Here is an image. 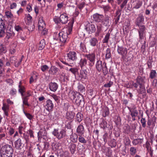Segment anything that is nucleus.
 Listing matches in <instances>:
<instances>
[{"instance_id": "f257e3e1", "label": "nucleus", "mask_w": 157, "mask_h": 157, "mask_svg": "<svg viewBox=\"0 0 157 157\" xmlns=\"http://www.w3.org/2000/svg\"><path fill=\"white\" fill-rule=\"evenodd\" d=\"M145 80V78L144 77L139 76L136 79V82H132V85L135 88H137L139 86V89L138 91V93L140 94L145 93L146 90L144 86Z\"/></svg>"}, {"instance_id": "f03ea898", "label": "nucleus", "mask_w": 157, "mask_h": 157, "mask_svg": "<svg viewBox=\"0 0 157 157\" xmlns=\"http://www.w3.org/2000/svg\"><path fill=\"white\" fill-rule=\"evenodd\" d=\"M13 151L11 145H6L2 146L1 150V157H12Z\"/></svg>"}, {"instance_id": "7ed1b4c3", "label": "nucleus", "mask_w": 157, "mask_h": 157, "mask_svg": "<svg viewBox=\"0 0 157 157\" xmlns=\"http://www.w3.org/2000/svg\"><path fill=\"white\" fill-rule=\"evenodd\" d=\"M52 134L57 139L60 140L65 136L66 131L64 129L59 131L58 129H54L52 132Z\"/></svg>"}, {"instance_id": "20e7f679", "label": "nucleus", "mask_w": 157, "mask_h": 157, "mask_svg": "<svg viewBox=\"0 0 157 157\" xmlns=\"http://www.w3.org/2000/svg\"><path fill=\"white\" fill-rule=\"evenodd\" d=\"M137 26L138 28L137 30L139 38L140 40L144 39V37L145 36L146 27L144 25H141Z\"/></svg>"}, {"instance_id": "39448f33", "label": "nucleus", "mask_w": 157, "mask_h": 157, "mask_svg": "<svg viewBox=\"0 0 157 157\" xmlns=\"http://www.w3.org/2000/svg\"><path fill=\"white\" fill-rule=\"evenodd\" d=\"M67 60L70 62V64L73 63L72 62L76 61L77 59V54L75 52H70L67 54Z\"/></svg>"}, {"instance_id": "423d86ee", "label": "nucleus", "mask_w": 157, "mask_h": 157, "mask_svg": "<svg viewBox=\"0 0 157 157\" xmlns=\"http://www.w3.org/2000/svg\"><path fill=\"white\" fill-rule=\"evenodd\" d=\"M85 56L89 60V65L90 67L93 66L94 63L95 55L94 53H92L88 54H86Z\"/></svg>"}, {"instance_id": "0eeeda50", "label": "nucleus", "mask_w": 157, "mask_h": 157, "mask_svg": "<svg viewBox=\"0 0 157 157\" xmlns=\"http://www.w3.org/2000/svg\"><path fill=\"white\" fill-rule=\"evenodd\" d=\"M128 108L131 113L130 115L132 118V120L135 121L136 120L135 117L138 116V114L136 106L134 105L132 108L128 107Z\"/></svg>"}, {"instance_id": "6e6552de", "label": "nucleus", "mask_w": 157, "mask_h": 157, "mask_svg": "<svg viewBox=\"0 0 157 157\" xmlns=\"http://www.w3.org/2000/svg\"><path fill=\"white\" fill-rule=\"evenodd\" d=\"M60 41L63 43H65L69 38L68 33L63 31L60 32L58 34Z\"/></svg>"}, {"instance_id": "1a4fd4ad", "label": "nucleus", "mask_w": 157, "mask_h": 157, "mask_svg": "<svg viewBox=\"0 0 157 157\" xmlns=\"http://www.w3.org/2000/svg\"><path fill=\"white\" fill-rule=\"evenodd\" d=\"M85 29L87 31L89 32V33H94L96 31L95 25L93 24H90L88 22L86 24Z\"/></svg>"}, {"instance_id": "9d476101", "label": "nucleus", "mask_w": 157, "mask_h": 157, "mask_svg": "<svg viewBox=\"0 0 157 157\" xmlns=\"http://www.w3.org/2000/svg\"><path fill=\"white\" fill-rule=\"evenodd\" d=\"M117 51L119 54L122 56V57H125L127 53V49L122 46H117Z\"/></svg>"}, {"instance_id": "9b49d317", "label": "nucleus", "mask_w": 157, "mask_h": 157, "mask_svg": "<svg viewBox=\"0 0 157 157\" xmlns=\"http://www.w3.org/2000/svg\"><path fill=\"white\" fill-rule=\"evenodd\" d=\"M54 105L52 101L50 99L46 101L45 108L49 112L52 110Z\"/></svg>"}, {"instance_id": "f8f14e48", "label": "nucleus", "mask_w": 157, "mask_h": 157, "mask_svg": "<svg viewBox=\"0 0 157 157\" xmlns=\"http://www.w3.org/2000/svg\"><path fill=\"white\" fill-rule=\"evenodd\" d=\"M110 17L108 15H105L104 19L101 21L102 24L105 26H109L111 25Z\"/></svg>"}, {"instance_id": "ddd939ff", "label": "nucleus", "mask_w": 157, "mask_h": 157, "mask_svg": "<svg viewBox=\"0 0 157 157\" xmlns=\"http://www.w3.org/2000/svg\"><path fill=\"white\" fill-rule=\"evenodd\" d=\"M75 101V102L78 106L80 105L81 104L84 103L83 97V96L79 94H78L76 95V98Z\"/></svg>"}, {"instance_id": "4468645a", "label": "nucleus", "mask_w": 157, "mask_h": 157, "mask_svg": "<svg viewBox=\"0 0 157 157\" xmlns=\"http://www.w3.org/2000/svg\"><path fill=\"white\" fill-rule=\"evenodd\" d=\"M93 20L95 22L99 23L101 22L104 18V16L101 14L95 13L93 15Z\"/></svg>"}, {"instance_id": "2eb2a0df", "label": "nucleus", "mask_w": 157, "mask_h": 157, "mask_svg": "<svg viewBox=\"0 0 157 157\" xmlns=\"http://www.w3.org/2000/svg\"><path fill=\"white\" fill-rule=\"evenodd\" d=\"M6 38L8 40L10 38H12L15 35V33L13 31V29L11 28L6 30Z\"/></svg>"}, {"instance_id": "dca6fc26", "label": "nucleus", "mask_w": 157, "mask_h": 157, "mask_svg": "<svg viewBox=\"0 0 157 157\" xmlns=\"http://www.w3.org/2000/svg\"><path fill=\"white\" fill-rule=\"evenodd\" d=\"M49 86L50 90L53 92H55L57 89L58 85L56 82H51L49 84Z\"/></svg>"}, {"instance_id": "f3484780", "label": "nucleus", "mask_w": 157, "mask_h": 157, "mask_svg": "<svg viewBox=\"0 0 157 157\" xmlns=\"http://www.w3.org/2000/svg\"><path fill=\"white\" fill-rule=\"evenodd\" d=\"M144 21V17L142 16H140L137 18L136 21V26L144 25L143 23Z\"/></svg>"}, {"instance_id": "a211bd4d", "label": "nucleus", "mask_w": 157, "mask_h": 157, "mask_svg": "<svg viewBox=\"0 0 157 157\" xmlns=\"http://www.w3.org/2000/svg\"><path fill=\"white\" fill-rule=\"evenodd\" d=\"M84 128L83 125L80 124L78 126L76 129V132L78 135H82L84 133Z\"/></svg>"}, {"instance_id": "6ab92c4d", "label": "nucleus", "mask_w": 157, "mask_h": 157, "mask_svg": "<svg viewBox=\"0 0 157 157\" xmlns=\"http://www.w3.org/2000/svg\"><path fill=\"white\" fill-rule=\"evenodd\" d=\"M68 17L66 14H63L59 17L60 21L63 24L66 23L68 21Z\"/></svg>"}, {"instance_id": "aec40b11", "label": "nucleus", "mask_w": 157, "mask_h": 157, "mask_svg": "<svg viewBox=\"0 0 157 157\" xmlns=\"http://www.w3.org/2000/svg\"><path fill=\"white\" fill-rule=\"evenodd\" d=\"M58 69L55 66H51L49 70L48 73L52 75H55L58 72Z\"/></svg>"}, {"instance_id": "412c9836", "label": "nucleus", "mask_w": 157, "mask_h": 157, "mask_svg": "<svg viewBox=\"0 0 157 157\" xmlns=\"http://www.w3.org/2000/svg\"><path fill=\"white\" fill-rule=\"evenodd\" d=\"M87 71L86 70H82L80 71L79 74V78L82 80L86 79L87 78Z\"/></svg>"}, {"instance_id": "4be33fe9", "label": "nucleus", "mask_w": 157, "mask_h": 157, "mask_svg": "<svg viewBox=\"0 0 157 157\" xmlns=\"http://www.w3.org/2000/svg\"><path fill=\"white\" fill-rule=\"evenodd\" d=\"M75 114L72 112H67L66 115V117L67 119L71 120L74 117Z\"/></svg>"}, {"instance_id": "5701e85b", "label": "nucleus", "mask_w": 157, "mask_h": 157, "mask_svg": "<svg viewBox=\"0 0 157 157\" xmlns=\"http://www.w3.org/2000/svg\"><path fill=\"white\" fill-rule=\"evenodd\" d=\"M103 63L102 64V62L101 60H98L96 64V67L98 71L100 72L101 70L103 67Z\"/></svg>"}, {"instance_id": "b1692460", "label": "nucleus", "mask_w": 157, "mask_h": 157, "mask_svg": "<svg viewBox=\"0 0 157 157\" xmlns=\"http://www.w3.org/2000/svg\"><path fill=\"white\" fill-rule=\"evenodd\" d=\"M71 154L73 155L76 151V145L73 143H71L68 147Z\"/></svg>"}, {"instance_id": "393cba45", "label": "nucleus", "mask_w": 157, "mask_h": 157, "mask_svg": "<svg viewBox=\"0 0 157 157\" xmlns=\"http://www.w3.org/2000/svg\"><path fill=\"white\" fill-rule=\"evenodd\" d=\"M0 37H3L5 34V30L6 29V26L5 24H3L2 25H1L0 27Z\"/></svg>"}, {"instance_id": "a878e982", "label": "nucleus", "mask_w": 157, "mask_h": 157, "mask_svg": "<svg viewBox=\"0 0 157 157\" xmlns=\"http://www.w3.org/2000/svg\"><path fill=\"white\" fill-rule=\"evenodd\" d=\"M47 134V132L45 129L40 130L38 133V139L42 138V136H44L45 137Z\"/></svg>"}, {"instance_id": "bb28decb", "label": "nucleus", "mask_w": 157, "mask_h": 157, "mask_svg": "<svg viewBox=\"0 0 157 157\" xmlns=\"http://www.w3.org/2000/svg\"><path fill=\"white\" fill-rule=\"evenodd\" d=\"M15 147L18 149H21V147L22 145L21 140L18 139L14 142Z\"/></svg>"}, {"instance_id": "cd10ccee", "label": "nucleus", "mask_w": 157, "mask_h": 157, "mask_svg": "<svg viewBox=\"0 0 157 157\" xmlns=\"http://www.w3.org/2000/svg\"><path fill=\"white\" fill-rule=\"evenodd\" d=\"M18 92L21 94V96H23L25 95L24 93L25 92V88L23 86L18 85Z\"/></svg>"}, {"instance_id": "c85d7f7f", "label": "nucleus", "mask_w": 157, "mask_h": 157, "mask_svg": "<svg viewBox=\"0 0 157 157\" xmlns=\"http://www.w3.org/2000/svg\"><path fill=\"white\" fill-rule=\"evenodd\" d=\"M90 45L93 47L96 46L98 43V40L96 38L93 37L89 40Z\"/></svg>"}, {"instance_id": "c756f323", "label": "nucleus", "mask_w": 157, "mask_h": 157, "mask_svg": "<svg viewBox=\"0 0 157 157\" xmlns=\"http://www.w3.org/2000/svg\"><path fill=\"white\" fill-rule=\"evenodd\" d=\"M143 141V139L138 138L134 139L132 141L133 144L136 145L138 144H141Z\"/></svg>"}, {"instance_id": "7c9ffc66", "label": "nucleus", "mask_w": 157, "mask_h": 157, "mask_svg": "<svg viewBox=\"0 0 157 157\" xmlns=\"http://www.w3.org/2000/svg\"><path fill=\"white\" fill-rule=\"evenodd\" d=\"M22 96V98L23 101V106H24V105H26L28 106H29V105L28 103V100L29 98L27 97H25V95Z\"/></svg>"}, {"instance_id": "2f4dec72", "label": "nucleus", "mask_w": 157, "mask_h": 157, "mask_svg": "<svg viewBox=\"0 0 157 157\" xmlns=\"http://www.w3.org/2000/svg\"><path fill=\"white\" fill-rule=\"evenodd\" d=\"M87 63V60L85 58L81 59L79 63V64L82 69Z\"/></svg>"}, {"instance_id": "473e14b6", "label": "nucleus", "mask_w": 157, "mask_h": 157, "mask_svg": "<svg viewBox=\"0 0 157 157\" xmlns=\"http://www.w3.org/2000/svg\"><path fill=\"white\" fill-rule=\"evenodd\" d=\"M102 27V25L101 24H100V25H98L97 26V29L95 34L96 36H97L99 35V34L101 32Z\"/></svg>"}, {"instance_id": "72a5a7b5", "label": "nucleus", "mask_w": 157, "mask_h": 157, "mask_svg": "<svg viewBox=\"0 0 157 157\" xmlns=\"http://www.w3.org/2000/svg\"><path fill=\"white\" fill-rule=\"evenodd\" d=\"M103 67H102V72L104 75H106L108 72V70L106 66V63H103Z\"/></svg>"}, {"instance_id": "f704fd0d", "label": "nucleus", "mask_w": 157, "mask_h": 157, "mask_svg": "<svg viewBox=\"0 0 157 157\" xmlns=\"http://www.w3.org/2000/svg\"><path fill=\"white\" fill-rule=\"evenodd\" d=\"M70 139L72 142L76 143L78 140V136L76 134L74 133L71 136Z\"/></svg>"}, {"instance_id": "c9c22d12", "label": "nucleus", "mask_w": 157, "mask_h": 157, "mask_svg": "<svg viewBox=\"0 0 157 157\" xmlns=\"http://www.w3.org/2000/svg\"><path fill=\"white\" fill-rule=\"evenodd\" d=\"M83 119V115L80 113H78L76 116V119L78 122H80Z\"/></svg>"}, {"instance_id": "e433bc0d", "label": "nucleus", "mask_w": 157, "mask_h": 157, "mask_svg": "<svg viewBox=\"0 0 157 157\" xmlns=\"http://www.w3.org/2000/svg\"><path fill=\"white\" fill-rule=\"evenodd\" d=\"M45 44V40L44 39L41 40L39 44L38 49L40 50H41L43 49L44 47Z\"/></svg>"}, {"instance_id": "4c0bfd02", "label": "nucleus", "mask_w": 157, "mask_h": 157, "mask_svg": "<svg viewBox=\"0 0 157 157\" xmlns=\"http://www.w3.org/2000/svg\"><path fill=\"white\" fill-rule=\"evenodd\" d=\"M6 52V48L2 44H0V55L5 53Z\"/></svg>"}, {"instance_id": "58836bf2", "label": "nucleus", "mask_w": 157, "mask_h": 157, "mask_svg": "<svg viewBox=\"0 0 157 157\" xmlns=\"http://www.w3.org/2000/svg\"><path fill=\"white\" fill-rule=\"evenodd\" d=\"M73 22H71L68 24V32H67L68 33V35L70 34L72 31V27L73 26Z\"/></svg>"}, {"instance_id": "ea45409f", "label": "nucleus", "mask_w": 157, "mask_h": 157, "mask_svg": "<svg viewBox=\"0 0 157 157\" xmlns=\"http://www.w3.org/2000/svg\"><path fill=\"white\" fill-rule=\"evenodd\" d=\"M111 56V50L109 48L107 49L105 53V59H109Z\"/></svg>"}, {"instance_id": "a19ab883", "label": "nucleus", "mask_w": 157, "mask_h": 157, "mask_svg": "<svg viewBox=\"0 0 157 157\" xmlns=\"http://www.w3.org/2000/svg\"><path fill=\"white\" fill-rule=\"evenodd\" d=\"M157 74L156 71L155 70H151L150 73L149 77L151 79H153L156 76Z\"/></svg>"}, {"instance_id": "79ce46f5", "label": "nucleus", "mask_w": 157, "mask_h": 157, "mask_svg": "<svg viewBox=\"0 0 157 157\" xmlns=\"http://www.w3.org/2000/svg\"><path fill=\"white\" fill-rule=\"evenodd\" d=\"M109 114V109L107 107H105L103 109V116L104 117H106Z\"/></svg>"}, {"instance_id": "37998d69", "label": "nucleus", "mask_w": 157, "mask_h": 157, "mask_svg": "<svg viewBox=\"0 0 157 157\" xmlns=\"http://www.w3.org/2000/svg\"><path fill=\"white\" fill-rule=\"evenodd\" d=\"M77 94H76L73 91H71L70 92L69 94V96L72 99H75L76 98V95Z\"/></svg>"}, {"instance_id": "c03bdc74", "label": "nucleus", "mask_w": 157, "mask_h": 157, "mask_svg": "<svg viewBox=\"0 0 157 157\" xmlns=\"http://www.w3.org/2000/svg\"><path fill=\"white\" fill-rule=\"evenodd\" d=\"M79 137L78 138L79 141L84 144H85L86 143V141L84 137L82 136V135H79Z\"/></svg>"}, {"instance_id": "a18cd8bd", "label": "nucleus", "mask_w": 157, "mask_h": 157, "mask_svg": "<svg viewBox=\"0 0 157 157\" xmlns=\"http://www.w3.org/2000/svg\"><path fill=\"white\" fill-rule=\"evenodd\" d=\"M110 35V33H108L106 34L104 39L103 40V43H107L108 42Z\"/></svg>"}, {"instance_id": "49530a36", "label": "nucleus", "mask_w": 157, "mask_h": 157, "mask_svg": "<svg viewBox=\"0 0 157 157\" xmlns=\"http://www.w3.org/2000/svg\"><path fill=\"white\" fill-rule=\"evenodd\" d=\"M78 91L80 92H84L85 91V87L81 84H78Z\"/></svg>"}, {"instance_id": "de8ad7c7", "label": "nucleus", "mask_w": 157, "mask_h": 157, "mask_svg": "<svg viewBox=\"0 0 157 157\" xmlns=\"http://www.w3.org/2000/svg\"><path fill=\"white\" fill-rule=\"evenodd\" d=\"M35 26L34 24L31 23L29 24L27 26L28 30L29 31H32L35 28Z\"/></svg>"}, {"instance_id": "09e8293b", "label": "nucleus", "mask_w": 157, "mask_h": 157, "mask_svg": "<svg viewBox=\"0 0 157 157\" xmlns=\"http://www.w3.org/2000/svg\"><path fill=\"white\" fill-rule=\"evenodd\" d=\"M45 26V23H40V22H38V29L39 30H42Z\"/></svg>"}, {"instance_id": "8fccbe9b", "label": "nucleus", "mask_w": 157, "mask_h": 157, "mask_svg": "<svg viewBox=\"0 0 157 157\" xmlns=\"http://www.w3.org/2000/svg\"><path fill=\"white\" fill-rule=\"evenodd\" d=\"M130 154L132 155H133L136 154V149L134 147H131L130 149Z\"/></svg>"}, {"instance_id": "3c124183", "label": "nucleus", "mask_w": 157, "mask_h": 157, "mask_svg": "<svg viewBox=\"0 0 157 157\" xmlns=\"http://www.w3.org/2000/svg\"><path fill=\"white\" fill-rule=\"evenodd\" d=\"M6 15L8 18H11L13 17L11 13L8 11L6 12Z\"/></svg>"}, {"instance_id": "603ef678", "label": "nucleus", "mask_w": 157, "mask_h": 157, "mask_svg": "<svg viewBox=\"0 0 157 157\" xmlns=\"http://www.w3.org/2000/svg\"><path fill=\"white\" fill-rule=\"evenodd\" d=\"M48 68V66L46 65H43L41 66V69L43 72L47 70Z\"/></svg>"}, {"instance_id": "864d4df0", "label": "nucleus", "mask_w": 157, "mask_h": 157, "mask_svg": "<svg viewBox=\"0 0 157 157\" xmlns=\"http://www.w3.org/2000/svg\"><path fill=\"white\" fill-rule=\"evenodd\" d=\"M78 69L75 68H71L69 70V71H71L73 74L75 75L76 73L78 71Z\"/></svg>"}, {"instance_id": "5fc2aeb1", "label": "nucleus", "mask_w": 157, "mask_h": 157, "mask_svg": "<svg viewBox=\"0 0 157 157\" xmlns=\"http://www.w3.org/2000/svg\"><path fill=\"white\" fill-rule=\"evenodd\" d=\"M152 58H151L150 59V58H149V59L148 60V62H147V66H148V67L149 68H151V64L152 62Z\"/></svg>"}, {"instance_id": "6e6d98bb", "label": "nucleus", "mask_w": 157, "mask_h": 157, "mask_svg": "<svg viewBox=\"0 0 157 157\" xmlns=\"http://www.w3.org/2000/svg\"><path fill=\"white\" fill-rule=\"evenodd\" d=\"M80 47L82 51L85 52L86 50L85 45L82 43L81 42L80 44Z\"/></svg>"}, {"instance_id": "4d7b16f0", "label": "nucleus", "mask_w": 157, "mask_h": 157, "mask_svg": "<svg viewBox=\"0 0 157 157\" xmlns=\"http://www.w3.org/2000/svg\"><path fill=\"white\" fill-rule=\"evenodd\" d=\"M141 123L142 126L145 128L146 126V121L145 118H142L141 120Z\"/></svg>"}, {"instance_id": "13d9d810", "label": "nucleus", "mask_w": 157, "mask_h": 157, "mask_svg": "<svg viewBox=\"0 0 157 157\" xmlns=\"http://www.w3.org/2000/svg\"><path fill=\"white\" fill-rule=\"evenodd\" d=\"M108 138V134L107 133H105L103 135V138L105 142V143L107 142V138Z\"/></svg>"}, {"instance_id": "bf43d9fd", "label": "nucleus", "mask_w": 157, "mask_h": 157, "mask_svg": "<svg viewBox=\"0 0 157 157\" xmlns=\"http://www.w3.org/2000/svg\"><path fill=\"white\" fill-rule=\"evenodd\" d=\"M146 147L147 150L149 149L151 150V147L150 146V144L149 142L147 141L146 143Z\"/></svg>"}, {"instance_id": "052dcab7", "label": "nucleus", "mask_w": 157, "mask_h": 157, "mask_svg": "<svg viewBox=\"0 0 157 157\" xmlns=\"http://www.w3.org/2000/svg\"><path fill=\"white\" fill-rule=\"evenodd\" d=\"M3 17L1 14H0V26L2 25L3 24H5L3 21Z\"/></svg>"}, {"instance_id": "680f3d73", "label": "nucleus", "mask_w": 157, "mask_h": 157, "mask_svg": "<svg viewBox=\"0 0 157 157\" xmlns=\"http://www.w3.org/2000/svg\"><path fill=\"white\" fill-rule=\"evenodd\" d=\"M17 90L15 89H11L10 92V94L11 95H14L16 94Z\"/></svg>"}, {"instance_id": "e2e57ef3", "label": "nucleus", "mask_w": 157, "mask_h": 157, "mask_svg": "<svg viewBox=\"0 0 157 157\" xmlns=\"http://www.w3.org/2000/svg\"><path fill=\"white\" fill-rule=\"evenodd\" d=\"M26 117L30 120H31L33 118V116L30 113H25Z\"/></svg>"}, {"instance_id": "0e129e2a", "label": "nucleus", "mask_w": 157, "mask_h": 157, "mask_svg": "<svg viewBox=\"0 0 157 157\" xmlns=\"http://www.w3.org/2000/svg\"><path fill=\"white\" fill-rule=\"evenodd\" d=\"M142 3L141 2H138L134 8L136 9H138L142 5Z\"/></svg>"}, {"instance_id": "69168bd1", "label": "nucleus", "mask_w": 157, "mask_h": 157, "mask_svg": "<svg viewBox=\"0 0 157 157\" xmlns=\"http://www.w3.org/2000/svg\"><path fill=\"white\" fill-rule=\"evenodd\" d=\"M113 82H110L108 83L105 84L104 86L105 87H109L113 85Z\"/></svg>"}, {"instance_id": "338daca9", "label": "nucleus", "mask_w": 157, "mask_h": 157, "mask_svg": "<svg viewBox=\"0 0 157 157\" xmlns=\"http://www.w3.org/2000/svg\"><path fill=\"white\" fill-rule=\"evenodd\" d=\"M56 101H57L59 100V98L55 94H52L51 95Z\"/></svg>"}, {"instance_id": "774afa93", "label": "nucleus", "mask_w": 157, "mask_h": 157, "mask_svg": "<svg viewBox=\"0 0 157 157\" xmlns=\"http://www.w3.org/2000/svg\"><path fill=\"white\" fill-rule=\"evenodd\" d=\"M9 131V133L10 135H11L13 134L14 132V129L12 128H10Z\"/></svg>"}]
</instances>
